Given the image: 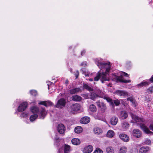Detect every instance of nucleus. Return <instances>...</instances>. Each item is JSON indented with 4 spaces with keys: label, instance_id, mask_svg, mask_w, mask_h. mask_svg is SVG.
Masks as SVG:
<instances>
[{
    "label": "nucleus",
    "instance_id": "1",
    "mask_svg": "<svg viewBox=\"0 0 153 153\" xmlns=\"http://www.w3.org/2000/svg\"><path fill=\"white\" fill-rule=\"evenodd\" d=\"M94 60L99 68L103 71L102 73L99 72H97L96 76L94 78V81H97L100 79L102 83H104V81H108L109 78L107 76V74L110 70V63L104 62L101 59H96Z\"/></svg>",
    "mask_w": 153,
    "mask_h": 153
},
{
    "label": "nucleus",
    "instance_id": "2",
    "mask_svg": "<svg viewBox=\"0 0 153 153\" xmlns=\"http://www.w3.org/2000/svg\"><path fill=\"white\" fill-rule=\"evenodd\" d=\"M134 122L138 124H140V128L146 134H153V132L149 130L148 128L144 124L141 123L145 121V120L142 118L139 117L136 115L131 114Z\"/></svg>",
    "mask_w": 153,
    "mask_h": 153
},
{
    "label": "nucleus",
    "instance_id": "3",
    "mask_svg": "<svg viewBox=\"0 0 153 153\" xmlns=\"http://www.w3.org/2000/svg\"><path fill=\"white\" fill-rule=\"evenodd\" d=\"M30 110L33 113H38L39 114V118L44 119L46 116L47 112L45 108L42 107L39 108L35 106H33L30 108Z\"/></svg>",
    "mask_w": 153,
    "mask_h": 153
},
{
    "label": "nucleus",
    "instance_id": "4",
    "mask_svg": "<svg viewBox=\"0 0 153 153\" xmlns=\"http://www.w3.org/2000/svg\"><path fill=\"white\" fill-rule=\"evenodd\" d=\"M28 104L26 102H23L21 103L18 108V111L19 112H22L25 111L27 108Z\"/></svg>",
    "mask_w": 153,
    "mask_h": 153
},
{
    "label": "nucleus",
    "instance_id": "5",
    "mask_svg": "<svg viewBox=\"0 0 153 153\" xmlns=\"http://www.w3.org/2000/svg\"><path fill=\"white\" fill-rule=\"evenodd\" d=\"M115 93L117 95L123 97H127L128 95V92L123 90H117Z\"/></svg>",
    "mask_w": 153,
    "mask_h": 153
},
{
    "label": "nucleus",
    "instance_id": "6",
    "mask_svg": "<svg viewBox=\"0 0 153 153\" xmlns=\"http://www.w3.org/2000/svg\"><path fill=\"white\" fill-rule=\"evenodd\" d=\"M65 130L66 128L63 124L61 123L58 125V132L60 134L64 135Z\"/></svg>",
    "mask_w": 153,
    "mask_h": 153
},
{
    "label": "nucleus",
    "instance_id": "7",
    "mask_svg": "<svg viewBox=\"0 0 153 153\" xmlns=\"http://www.w3.org/2000/svg\"><path fill=\"white\" fill-rule=\"evenodd\" d=\"M97 105L98 107L101 108V111L102 112H104L106 109V107L105 104L102 102H100L99 101L96 102Z\"/></svg>",
    "mask_w": 153,
    "mask_h": 153
},
{
    "label": "nucleus",
    "instance_id": "8",
    "mask_svg": "<svg viewBox=\"0 0 153 153\" xmlns=\"http://www.w3.org/2000/svg\"><path fill=\"white\" fill-rule=\"evenodd\" d=\"M66 103V100L64 98H61L58 100V108H61L65 107Z\"/></svg>",
    "mask_w": 153,
    "mask_h": 153
},
{
    "label": "nucleus",
    "instance_id": "9",
    "mask_svg": "<svg viewBox=\"0 0 153 153\" xmlns=\"http://www.w3.org/2000/svg\"><path fill=\"white\" fill-rule=\"evenodd\" d=\"M132 135L135 137L139 138L141 136L142 133L138 129H134L132 131Z\"/></svg>",
    "mask_w": 153,
    "mask_h": 153
},
{
    "label": "nucleus",
    "instance_id": "10",
    "mask_svg": "<svg viewBox=\"0 0 153 153\" xmlns=\"http://www.w3.org/2000/svg\"><path fill=\"white\" fill-rule=\"evenodd\" d=\"M93 147L91 145H89L83 149L82 152L83 153H90L92 151Z\"/></svg>",
    "mask_w": 153,
    "mask_h": 153
},
{
    "label": "nucleus",
    "instance_id": "11",
    "mask_svg": "<svg viewBox=\"0 0 153 153\" xmlns=\"http://www.w3.org/2000/svg\"><path fill=\"white\" fill-rule=\"evenodd\" d=\"M115 79L117 81L125 83H129L131 82V81L130 80H126L123 79V77L122 76H115Z\"/></svg>",
    "mask_w": 153,
    "mask_h": 153
},
{
    "label": "nucleus",
    "instance_id": "12",
    "mask_svg": "<svg viewBox=\"0 0 153 153\" xmlns=\"http://www.w3.org/2000/svg\"><path fill=\"white\" fill-rule=\"evenodd\" d=\"M71 107V110L76 111L79 110L80 108V106L79 104L76 103L72 105Z\"/></svg>",
    "mask_w": 153,
    "mask_h": 153
},
{
    "label": "nucleus",
    "instance_id": "13",
    "mask_svg": "<svg viewBox=\"0 0 153 153\" xmlns=\"http://www.w3.org/2000/svg\"><path fill=\"white\" fill-rule=\"evenodd\" d=\"M90 120V117L86 116L82 118L80 120V122L83 124H86L89 123Z\"/></svg>",
    "mask_w": 153,
    "mask_h": 153
},
{
    "label": "nucleus",
    "instance_id": "14",
    "mask_svg": "<svg viewBox=\"0 0 153 153\" xmlns=\"http://www.w3.org/2000/svg\"><path fill=\"white\" fill-rule=\"evenodd\" d=\"M100 97L103 98L104 99H105L107 102H111V105H113V102H112L111 99L110 98L105 96L103 92L101 93H100Z\"/></svg>",
    "mask_w": 153,
    "mask_h": 153
},
{
    "label": "nucleus",
    "instance_id": "15",
    "mask_svg": "<svg viewBox=\"0 0 153 153\" xmlns=\"http://www.w3.org/2000/svg\"><path fill=\"white\" fill-rule=\"evenodd\" d=\"M120 138L125 142H128L129 140V137L127 135L124 134H121L119 135Z\"/></svg>",
    "mask_w": 153,
    "mask_h": 153
},
{
    "label": "nucleus",
    "instance_id": "16",
    "mask_svg": "<svg viewBox=\"0 0 153 153\" xmlns=\"http://www.w3.org/2000/svg\"><path fill=\"white\" fill-rule=\"evenodd\" d=\"M128 116L127 112L124 111H122L120 112L119 118L122 120L126 119Z\"/></svg>",
    "mask_w": 153,
    "mask_h": 153
},
{
    "label": "nucleus",
    "instance_id": "17",
    "mask_svg": "<svg viewBox=\"0 0 153 153\" xmlns=\"http://www.w3.org/2000/svg\"><path fill=\"white\" fill-rule=\"evenodd\" d=\"M39 105H43L46 107L52 105V103L50 101H40L39 103Z\"/></svg>",
    "mask_w": 153,
    "mask_h": 153
},
{
    "label": "nucleus",
    "instance_id": "18",
    "mask_svg": "<svg viewBox=\"0 0 153 153\" xmlns=\"http://www.w3.org/2000/svg\"><path fill=\"white\" fill-rule=\"evenodd\" d=\"M149 149V148L148 146L142 147L140 149L139 152L140 153H146Z\"/></svg>",
    "mask_w": 153,
    "mask_h": 153
},
{
    "label": "nucleus",
    "instance_id": "19",
    "mask_svg": "<svg viewBox=\"0 0 153 153\" xmlns=\"http://www.w3.org/2000/svg\"><path fill=\"white\" fill-rule=\"evenodd\" d=\"M81 91V90L79 88H76L71 89L70 91V93L71 94H77Z\"/></svg>",
    "mask_w": 153,
    "mask_h": 153
},
{
    "label": "nucleus",
    "instance_id": "20",
    "mask_svg": "<svg viewBox=\"0 0 153 153\" xmlns=\"http://www.w3.org/2000/svg\"><path fill=\"white\" fill-rule=\"evenodd\" d=\"M72 100L76 101H80L82 99V97L79 96L75 95L71 97Z\"/></svg>",
    "mask_w": 153,
    "mask_h": 153
},
{
    "label": "nucleus",
    "instance_id": "21",
    "mask_svg": "<svg viewBox=\"0 0 153 153\" xmlns=\"http://www.w3.org/2000/svg\"><path fill=\"white\" fill-rule=\"evenodd\" d=\"M150 83L149 81H143L141 82L140 83L137 85V86L138 87H141L143 86H146L148 85Z\"/></svg>",
    "mask_w": 153,
    "mask_h": 153
},
{
    "label": "nucleus",
    "instance_id": "22",
    "mask_svg": "<svg viewBox=\"0 0 153 153\" xmlns=\"http://www.w3.org/2000/svg\"><path fill=\"white\" fill-rule=\"evenodd\" d=\"M62 146L64 148V153H68L70 152V147L69 145L65 144Z\"/></svg>",
    "mask_w": 153,
    "mask_h": 153
},
{
    "label": "nucleus",
    "instance_id": "23",
    "mask_svg": "<svg viewBox=\"0 0 153 153\" xmlns=\"http://www.w3.org/2000/svg\"><path fill=\"white\" fill-rule=\"evenodd\" d=\"M118 119L117 117H112L111 120V123L112 125H115L117 123Z\"/></svg>",
    "mask_w": 153,
    "mask_h": 153
},
{
    "label": "nucleus",
    "instance_id": "24",
    "mask_svg": "<svg viewBox=\"0 0 153 153\" xmlns=\"http://www.w3.org/2000/svg\"><path fill=\"white\" fill-rule=\"evenodd\" d=\"M94 133L97 134H100L102 133V130L100 128L98 127H96L94 129Z\"/></svg>",
    "mask_w": 153,
    "mask_h": 153
},
{
    "label": "nucleus",
    "instance_id": "25",
    "mask_svg": "<svg viewBox=\"0 0 153 153\" xmlns=\"http://www.w3.org/2000/svg\"><path fill=\"white\" fill-rule=\"evenodd\" d=\"M71 142L73 144L77 145L80 144V141L79 139L75 138L72 140Z\"/></svg>",
    "mask_w": 153,
    "mask_h": 153
},
{
    "label": "nucleus",
    "instance_id": "26",
    "mask_svg": "<svg viewBox=\"0 0 153 153\" xmlns=\"http://www.w3.org/2000/svg\"><path fill=\"white\" fill-rule=\"evenodd\" d=\"M114 133L112 130H109L107 133V136L110 138H112L114 135Z\"/></svg>",
    "mask_w": 153,
    "mask_h": 153
},
{
    "label": "nucleus",
    "instance_id": "27",
    "mask_svg": "<svg viewBox=\"0 0 153 153\" xmlns=\"http://www.w3.org/2000/svg\"><path fill=\"white\" fill-rule=\"evenodd\" d=\"M74 131L76 133H80L82 131V128L81 126H77L75 128Z\"/></svg>",
    "mask_w": 153,
    "mask_h": 153
},
{
    "label": "nucleus",
    "instance_id": "28",
    "mask_svg": "<svg viewBox=\"0 0 153 153\" xmlns=\"http://www.w3.org/2000/svg\"><path fill=\"white\" fill-rule=\"evenodd\" d=\"M106 152L107 153H114V149L112 147L109 146L106 148Z\"/></svg>",
    "mask_w": 153,
    "mask_h": 153
},
{
    "label": "nucleus",
    "instance_id": "29",
    "mask_svg": "<svg viewBox=\"0 0 153 153\" xmlns=\"http://www.w3.org/2000/svg\"><path fill=\"white\" fill-rule=\"evenodd\" d=\"M90 111L92 112H94L97 111V108L95 106L94 104H91L89 106Z\"/></svg>",
    "mask_w": 153,
    "mask_h": 153
},
{
    "label": "nucleus",
    "instance_id": "30",
    "mask_svg": "<svg viewBox=\"0 0 153 153\" xmlns=\"http://www.w3.org/2000/svg\"><path fill=\"white\" fill-rule=\"evenodd\" d=\"M38 117V115L37 114H34L31 115L30 117V120L31 122L34 121Z\"/></svg>",
    "mask_w": 153,
    "mask_h": 153
},
{
    "label": "nucleus",
    "instance_id": "31",
    "mask_svg": "<svg viewBox=\"0 0 153 153\" xmlns=\"http://www.w3.org/2000/svg\"><path fill=\"white\" fill-rule=\"evenodd\" d=\"M46 82L48 86V88L49 90H50L52 87H53L54 88V85L53 83V82H51L49 81H47Z\"/></svg>",
    "mask_w": 153,
    "mask_h": 153
},
{
    "label": "nucleus",
    "instance_id": "32",
    "mask_svg": "<svg viewBox=\"0 0 153 153\" xmlns=\"http://www.w3.org/2000/svg\"><path fill=\"white\" fill-rule=\"evenodd\" d=\"M129 125L128 123L126 122H123L122 124V127L124 130L127 129L129 127Z\"/></svg>",
    "mask_w": 153,
    "mask_h": 153
},
{
    "label": "nucleus",
    "instance_id": "33",
    "mask_svg": "<svg viewBox=\"0 0 153 153\" xmlns=\"http://www.w3.org/2000/svg\"><path fill=\"white\" fill-rule=\"evenodd\" d=\"M83 88H84L89 91H92L93 90L92 88L89 86L87 84H84L83 85Z\"/></svg>",
    "mask_w": 153,
    "mask_h": 153
},
{
    "label": "nucleus",
    "instance_id": "34",
    "mask_svg": "<svg viewBox=\"0 0 153 153\" xmlns=\"http://www.w3.org/2000/svg\"><path fill=\"white\" fill-rule=\"evenodd\" d=\"M98 97V95L94 93H91L90 95L91 98L93 100H94V99Z\"/></svg>",
    "mask_w": 153,
    "mask_h": 153
},
{
    "label": "nucleus",
    "instance_id": "35",
    "mask_svg": "<svg viewBox=\"0 0 153 153\" xmlns=\"http://www.w3.org/2000/svg\"><path fill=\"white\" fill-rule=\"evenodd\" d=\"M127 152V148L125 146L122 147L120 149V153H126Z\"/></svg>",
    "mask_w": 153,
    "mask_h": 153
},
{
    "label": "nucleus",
    "instance_id": "36",
    "mask_svg": "<svg viewBox=\"0 0 153 153\" xmlns=\"http://www.w3.org/2000/svg\"><path fill=\"white\" fill-rule=\"evenodd\" d=\"M81 71H82V73L84 74L85 76H89L90 73L88 72H86L85 71V69L82 68L81 69Z\"/></svg>",
    "mask_w": 153,
    "mask_h": 153
},
{
    "label": "nucleus",
    "instance_id": "37",
    "mask_svg": "<svg viewBox=\"0 0 153 153\" xmlns=\"http://www.w3.org/2000/svg\"><path fill=\"white\" fill-rule=\"evenodd\" d=\"M81 71H82V73L84 74L85 76H89L90 73L88 72H86L85 71V69L82 68L81 69Z\"/></svg>",
    "mask_w": 153,
    "mask_h": 153
},
{
    "label": "nucleus",
    "instance_id": "38",
    "mask_svg": "<svg viewBox=\"0 0 153 153\" xmlns=\"http://www.w3.org/2000/svg\"><path fill=\"white\" fill-rule=\"evenodd\" d=\"M30 94L34 96H36L37 95V93L36 91L34 90H31L30 91Z\"/></svg>",
    "mask_w": 153,
    "mask_h": 153
},
{
    "label": "nucleus",
    "instance_id": "39",
    "mask_svg": "<svg viewBox=\"0 0 153 153\" xmlns=\"http://www.w3.org/2000/svg\"><path fill=\"white\" fill-rule=\"evenodd\" d=\"M93 153H103V151L100 149L97 148Z\"/></svg>",
    "mask_w": 153,
    "mask_h": 153
},
{
    "label": "nucleus",
    "instance_id": "40",
    "mask_svg": "<svg viewBox=\"0 0 153 153\" xmlns=\"http://www.w3.org/2000/svg\"><path fill=\"white\" fill-rule=\"evenodd\" d=\"M114 102L116 106L120 104V101L118 100H114Z\"/></svg>",
    "mask_w": 153,
    "mask_h": 153
},
{
    "label": "nucleus",
    "instance_id": "41",
    "mask_svg": "<svg viewBox=\"0 0 153 153\" xmlns=\"http://www.w3.org/2000/svg\"><path fill=\"white\" fill-rule=\"evenodd\" d=\"M87 65V62L85 61L82 62L80 65V66H86Z\"/></svg>",
    "mask_w": 153,
    "mask_h": 153
},
{
    "label": "nucleus",
    "instance_id": "42",
    "mask_svg": "<svg viewBox=\"0 0 153 153\" xmlns=\"http://www.w3.org/2000/svg\"><path fill=\"white\" fill-rule=\"evenodd\" d=\"M131 102L132 103V104L135 107L137 106V103H136V101L134 99H133L132 100V101H131Z\"/></svg>",
    "mask_w": 153,
    "mask_h": 153
},
{
    "label": "nucleus",
    "instance_id": "43",
    "mask_svg": "<svg viewBox=\"0 0 153 153\" xmlns=\"http://www.w3.org/2000/svg\"><path fill=\"white\" fill-rule=\"evenodd\" d=\"M79 72L78 71H76V74H75L76 79L78 77L79 75Z\"/></svg>",
    "mask_w": 153,
    "mask_h": 153
},
{
    "label": "nucleus",
    "instance_id": "44",
    "mask_svg": "<svg viewBox=\"0 0 153 153\" xmlns=\"http://www.w3.org/2000/svg\"><path fill=\"white\" fill-rule=\"evenodd\" d=\"M148 90L151 93L153 92V86L149 88L148 89Z\"/></svg>",
    "mask_w": 153,
    "mask_h": 153
},
{
    "label": "nucleus",
    "instance_id": "45",
    "mask_svg": "<svg viewBox=\"0 0 153 153\" xmlns=\"http://www.w3.org/2000/svg\"><path fill=\"white\" fill-rule=\"evenodd\" d=\"M149 128L150 130L153 131V124H150L149 126Z\"/></svg>",
    "mask_w": 153,
    "mask_h": 153
},
{
    "label": "nucleus",
    "instance_id": "46",
    "mask_svg": "<svg viewBox=\"0 0 153 153\" xmlns=\"http://www.w3.org/2000/svg\"><path fill=\"white\" fill-rule=\"evenodd\" d=\"M133 98L131 97H128L127 98V100L128 101H132Z\"/></svg>",
    "mask_w": 153,
    "mask_h": 153
},
{
    "label": "nucleus",
    "instance_id": "47",
    "mask_svg": "<svg viewBox=\"0 0 153 153\" xmlns=\"http://www.w3.org/2000/svg\"><path fill=\"white\" fill-rule=\"evenodd\" d=\"M151 143V141L149 140H147L146 143L147 144L149 145Z\"/></svg>",
    "mask_w": 153,
    "mask_h": 153
},
{
    "label": "nucleus",
    "instance_id": "48",
    "mask_svg": "<svg viewBox=\"0 0 153 153\" xmlns=\"http://www.w3.org/2000/svg\"><path fill=\"white\" fill-rule=\"evenodd\" d=\"M57 139L56 138H55V139L54 145H56V146L57 145Z\"/></svg>",
    "mask_w": 153,
    "mask_h": 153
},
{
    "label": "nucleus",
    "instance_id": "49",
    "mask_svg": "<svg viewBox=\"0 0 153 153\" xmlns=\"http://www.w3.org/2000/svg\"><path fill=\"white\" fill-rule=\"evenodd\" d=\"M85 53V50H83L81 51V54L82 56H83V55Z\"/></svg>",
    "mask_w": 153,
    "mask_h": 153
},
{
    "label": "nucleus",
    "instance_id": "50",
    "mask_svg": "<svg viewBox=\"0 0 153 153\" xmlns=\"http://www.w3.org/2000/svg\"><path fill=\"white\" fill-rule=\"evenodd\" d=\"M149 80L151 82H153V76Z\"/></svg>",
    "mask_w": 153,
    "mask_h": 153
},
{
    "label": "nucleus",
    "instance_id": "51",
    "mask_svg": "<svg viewBox=\"0 0 153 153\" xmlns=\"http://www.w3.org/2000/svg\"><path fill=\"white\" fill-rule=\"evenodd\" d=\"M123 75L125 76H126L127 75H128V74L127 73H126L125 72H123Z\"/></svg>",
    "mask_w": 153,
    "mask_h": 153
},
{
    "label": "nucleus",
    "instance_id": "52",
    "mask_svg": "<svg viewBox=\"0 0 153 153\" xmlns=\"http://www.w3.org/2000/svg\"><path fill=\"white\" fill-rule=\"evenodd\" d=\"M89 80L90 81H93V79H89Z\"/></svg>",
    "mask_w": 153,
    "mask_h": 153
},
{
    "label": "nucleus",
    "instance_id": "53",
    "mask_svg": "<svg viewBox=\"0 0 153 153\" xmlns=\"http://www.w3.org/2000/svg\"><path fill=\"white\" fill-rule=\"evenodd\" d=\"M68 83V80H67L66 81V83Z\"/></svg>",
    "mask_w": 153,
    "mask_h": 153
},
{
    "label": "nucleus",
    "instance_id": "54",
    "mask_svg": "<svg viewBox=\"0 0 153 153\" xmlns=\"http://www.w3.org/2000/svg\"><path fill=\"white\" fill-rule=\"evenodd\" d=\"M57 105V102L56 103V105Z\"/></svg>",
    "mask_w": 153,
    "mask_h": 153
},
{
    "label": "nucleus",
    "instance_id": "55",
    "mask_svg": "<svg viewBox=\"0 0 153 153\" xmlns=\"http://www.w3.org/2000/svg\"><path fill=\"white\" fill-rule=\"evenodd\" d=\"M52 90H55V88H54V89L52 88Z\"/></svg>",
    "mask_w": 153,
    "mask_h": 153
},
{
    "label": "nucleus",
    "instance_id": "56",
    "mask_svg": "<svg viewBox=\"0 0 153 153\" xmlns=\"http://www.w3.org/2000/svg\"><path fill=\"white\" fill-rule=\"evenodd\" d=\"M23 114H22L21 115V116L22 117L23 116H22Z\"/></svg>",
    "mask_w": 153,
    "mask_h": 153
}]
</instances>
